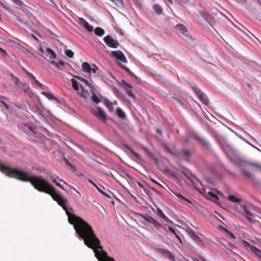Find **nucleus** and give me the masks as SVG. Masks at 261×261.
Segmentation results:
<instances>
[{"mask_svg":"<svg viewBox=\"0 0 261 261\" xmlns=\"http://www.w3.org/2000/svg\"><path fill=\"white\" fill-rule=\"evenodd\" d=\"M0 171L8 177L15 178L24 182H30L36 190L49 194L63 207V197L57 193L53 186L42 176L31 174L18 168H11L1 162Z\"/></svg>","mask_w":261,"mask_h":261,"instance_id":"nucleus-1","label":"nucleus"},{"mask_svg":"<svg viewBox=\"0 0 261 261\" xmlns=\"http://www.w3.org/2000/svg\"><path fill=\"white\" fill-rule=\"evenodd\" d=\"M45 53L44 58L56 68L61 70H67L69 68L70 65L68 63L65 62L59 59H57L56 54L52 49L47 48Z\"/></svg>","mask_w":261,"mask_h":261,"instance_id":"nucleus-2","label":"nucleus"},{"mask_svg":"<svg viewBox=\"0 0 261 261\" xmlns=\"http://www.w3.org/2000/svg\"><path fill=\"white\" fill-rule=\"evenodd\" d=\"M20 130L28 135H35L37 133V126L32 122L22 123L18 125Z\"/></svg>","mask_w":261,"mask_h":261,"instance_id":"nucleus-3","label":"nucleus"},{"mask_svg":"<svg viewBox=\"0 0 261 261\" xmlns=\"http://www.w3.org/2000/svg\"><path fill=\"white\" fill-rule=\"evenodd\" d=\"M192 136L202 147L207 150L212 151V148L210 143L205 138L201 137L196 132H192Z\"/></svg>","mask_w":261,"mask_h":261,"instance_id":"nucleus-4","label":"nucleus"},{"mask_svg":"<svg viewBox=\"0 0 261 261\" xmlns=\"http://www.w3.org/2000/svg\"><path fill=\"white\" fill-rule=\"evenodd\" d=\"M192 136L202 147L207 150L212 151V148L210 143L205 138L201 137L196 132H192Z\"/></svg>","mask_w":261,"mask_h":261,"instance_id":"nucleus-5","label":"nucleus"},{"mask_svg":"<svg viewBox=\"0 0 261 261\" xmlns=\"http://www.w3.org/2000/svg\"><path fill=\"white\" fill-rule=\"evenodd\" d=\"M192 88L195 92V94L198 97L199 100L205 105H208L209 103V100L207 96L201 91L198 86L194 84L192 85Z\"/></svg>","mask_w":261,"mask_h":261,"instance_id":"nucleus-6","label":"nucleus"},{"mask_svg":"<svg viewBox=\"0 0 261 261\" xmlns=\"http://www.w3.org/2000/svg\"><path fill=\"white\" fill-rule=\"evenodd\" d=\"M225 154L227 159L235 166L239 167L241 169V170H242V168H244L243 167V166L245 165L246 164H248V161L240 156L231 158L226 152H225Z\"/></svg>","mask_w":261,"mask_h":261,"instance_id":"nucleus-7","label":"nucleus"},{"mask_svg":"<svg viewBox=\"0 0 261 261\" xmlns=\"http://www.w3.org/2000/svg\"><path fill=\"white\" fill-rule=\"evenodd\" d=\"M93 114L100 121H101L105 124L107 123V116L103 110V109L100 107L97 108V111L94 112L93 111Z\"/></svg>","mask_w":261,"mask_h":261,"instance_id":"nucleus-8","label":"nucleus"},{"mask_svg":"<svg viewBox=\"0 0 261 261\" xmlns=\"http://www.w3.org/2000/svg\"><path fill=\"white\" fill-rule=\"evenodd\" d=\"M103 40L109 47L111 48H116L119 45L118 42L117 40H114L110 35H108L105 37Z\"/></svg>","mask_w":261,"mask_h":261,"instance_id":"nucleus-9","label":"nucleus"},{"mask_svg":"<svg viewBox=\"0 0 261 261\" xmlns=\"http://www.w3.org/2000/svg\"><path fill=\"white\" fill-rule=\"evenodd\" d=\"M111 56L116 58V60H120L123 63H126L127 60L123 53L119 50L111 51L110 53Z\"/></svg>","mask_w":261,"mask_h":261,"instance_id":"nucleus-10","label":"nucleus"},{"mask_svg":"<svg viewBox=\"0 0 261 261\" xmlns=\"http://www.w3.org/2000/svg\"><path fill=\"white\" fill-rule=\"evenodd\" d=\"M175 29L187 38H191L190 33L186 27L181 23L176 25Z\"/></svg>","mask_w":261,"mask_h":261,"instance_id":"nucleus-11","label":"nucleus"},{"mask_svg":"<svg viewBox=\"0 0 261 261\" xmlns=\"http://www.w3.org/2000/svg\"><path fill=\"white\" fill-rule=\"evenodd\" d=\"M218 228H219V230L222 232V233H223L224 234V235L225 236V237L226 238H227L228 239L231 240H234L236 239V237L234 236V234L229 231L228 230H227L226 228L225 227H223V226H219L218 227Z\"/></svg>","mask_w":261,"mask_h":261,"instance_id":"nucleus-12","label":"nucleus"},{"mask_svg":"<svg viewBox=\"0 0 261 261\" xmlns=\"http://www.w3.org/2000/svg\"><path fill=\"white\" fill-rule=\"evenodd\" d=\"M77 78L80 81V86L83 90H85L86 87L89 88L90 90L92 89L91 85L87 80L81 77H77Z\"/></svg>","mask_w":261,"mask_h":261,"instance_id":"nucleus-13","label":"nucleus"},{"mask_svg":"<svg viewBox=\"0 0 261 261\" xmlns=\"http://www.w3.org/2000/svg\"><path fill=\"white\" fill-rule=\"evenodd\" d=\"M176 196L178 200L179 201H180L181 203H182L185 204H186V205H188L189 206H190V205H193V203L190 200H189L188 199H187V198L183 196L181 194H177V195H176Z\"/></svg>","mask_w":261,"mask_h":261,"instance_id":"nucleus-14","label":"nucleus"},{"mask_svg":"<svg viewBox=\"0 0 261 261\" xmlns=\"http://www.w3.org/2000/svg\"><path fill=\"white\" fill-rule=\"evenodd\" d=\"M156 214L158 215L159 217H160L162 220L164 221L166 223H169L171 222V220L164 214L162 210L159 208H156Z\"/></svg>","mask_w":261,"mask_h":261,"instance_id":"nucleus-15","label":"nucleus"},{"mask_svg":"<svg viewBox=\"0 0 261 261\" xmlns=\"http://www.w3.org/2000/svg\"><path fill=\"white\" fill-rule=\"evenodd\" d=\"M81 23L84 28L88 32H92L93 31V27L90 25L86 20L83 18L80 19Z\"/></svg>","mask_w":261,"mask_h":261,"instance_id":"nucleus-16","label":"nucleus"},{"mask_svg":"<svg viewBox=\"0 0 261 261\" xmlns=\"http://www.w3.org/2000/svg\"><path fill=\"white\" fill-rule=\"evenodd\" d=\"M188 235L194 241H197L199 239V237L195 233V232L190 227H189L186 230Z\"/></svg>","mask_w":261,"mask_h":261,"instance_id":"nucleus-17","label":"nucleus"},{"mask_svg":"<svg viewBox=\"0 0 261 261\" xmlns=\"http://www.w3.org/2000/svg\"><path fill=\"white\" fill-rule=\"evenodd\" d=\"M161 253L163 256L169 259H174L175 258V256L170 251L167 249L162 250Z\"/></svg>","mask_w":261,"mask_h":261,"instance_id":"nucleus-18","label":"nucleus"},{"mask_svg":"<svg viewBox=\"0 0 261 261\" xmlns=\"http://www.w3.org/2000/svg\"><path fill=\"white\" fill-rule=\"evenodd\" d=\"M122 145L124 148L127 149L138 160L141 161L142 160L141 156L139 153L134 151L128 145L123 144Z\"/></svg>","mask_w":261,"mask_h":261,"instance_id":"nucleus-19","label":"nucleus"},{"mask_svg":"<svg viewBox=\"0 0 261 261\" xmlns=\"http://www.w3.org/2000/svg\"><path fill=\"white\" fill-rule=\"evenodd\" d=\"M180 153H181V154H182L184 156H185L186 157L185 158V160L186 161H190L191 154V153L189 150L185 149H182L180 150Z\"/></svg>","mask_w":261,"mask_h":261,"instance_id":"nucleus-20","label":"nucleus"},{"mask_svg":"<svg viewBox=\"0 0 261 261\" xmlns=\"http://www.w3.org/2000/svg\"><path fill=\"white\" fill-rule=\"evenodd\" d=\"M144 219L145 220V221H146L147 222L149 223H152L154 225H161V223H160L159 222H158L157 221L155 220L154 219V218L153 217H152L151 216H147L146 217H144Z\"/></svg>","mask_w":261,"mask_h":261,"instance_id":"nucleus-21","label":"nucleus"},{"mask_svg":"<svg viewBox=\"0 0 261 261\" xmlns=\"http://www.w3.org/2000/svg\"><path fill=\"white\" fill-rule=\"evenodd\" d=\"M242 206H243L244 211L248 216V217H247V219H248V220L249 221H252V217H253L252 213L250 211L248 210L246 205H243Z\"/></svg>","mask_w":261,"mask_h":261,"instance_id":"nucleus-22","label":"nucleus"},{"mask_svg":"<svg viewBox=\"0 0 261 261\" xmlns=\"http://www.w3.org/2000/svg\"><path fill=\"white\" fill-rule=\"evenodd\" d=\"M91 66L88 62H84L82 65V70L84 72L89 73L90 72Z\"/></svg>","mask_w":261,"mask_h":261,"instance_id":"nucleus-23","label":"nucleus"},{"mask_svg":"<svg viewBox=\"0 0 261 261\" xmlns=\"http://www.w3.org/2000/svg\"><path fill=\"white\" fill-rule=\"evenodd\" d=\"M116 113L118 117L121 118L122 119H125L126 118V115L124 111L120 108H118L116 109Z\"/></svg>","mask_w":261,"mask_h":261,"instance_id":"nucleus-24","label":"nucleus"},{"mask_svg":"<svg viewBox=\"0 0 261 261\" xmlns=\"http://www.w3.org/2000/svg\"><path fill=\"white\" fill-rule=\"evenodd\" d=\"M241 171L243 175L245 176L247 178L250 179V180H251L254 177L253 174L250 173L246 170H245L244 168H242Z\"/></svg>","mask_w":261,"mask_h":261,"instance_id":"nucleus-25","label":"nucleus"},{"mask_svg":"<svg viewBox=\"0 0 261 261\" xmlns=\"http://www.w3.org/2000/svg\"><path fill=\"white\" fill-rule=\"evenodd\" d=\"M105 30L100 27H96L94 29V33L96 35L101 37L105 34Z\"/></svg>","mask_w":261,"mask_h":261,"instance_id":"nucleus-26","label":"nucleus"},{"mask_svg":"<svg viewBox=\"0 0 261 261\" xmlns=\"http://www.w3.org/2000/svg\"><path fill=\"white\" fill-rule=\"evenodd\" d=\"M242 245L246 248L248 251L252 252L253 251V248H255L254 246H251L248 242L243 240L242 241Z\"/></svg>","mask_w":261,"mask_h":261,"instance_id":"nucleus-27","label":"nucleus"},{"mask_svg":"<svg viewBox=\"0 0 261 261\" xmlns=\"http://www.w3.org/2000/svg\"><path fill=\"white\" fill-rule=\"evenodd\" d=\"M90 92L92 94V97H91L92 101L94 103H97V104L99 103L100 102V99H99V98H98L96 96L95 92L93 90V89H90Z\"/></svg>","mask_w":261,"mask_h":261,"instance_id":"nucleus-28","label":"nucleus"},{"mask_svg":"<svg viewBox=\"0 0 261 261\" xmlns=\"http://www.w3.org/2000/svg\"><path fill=\"white\" fill-rule=\"evenodd\" d=\"M71 82L72 83V86L73 89L74 90L78 91L79 90L80 82H78L74 79H72L71 80Z\"/></svg>","mask_w":261,"mask_h":261,"instance_id":"nucleus-29","label":"nucleus"},{"mask_svg":"<svg viewBox=\"0 0 261 261\" xmlns=\"http://www.w3.org/2000/svg\"><path fill=\"white\" fill-rule=\"evenodd\" d=\"M153 9L159 15L161 14L163 12L162 7L158 4H155L153 6Z\"/></svg>","mask_w":261,"mask_h":261,"instance_id":"nucleus-30","label":"nucleus"},{"mask_svg":"<svg viewBox=\"0 0 261 261\" xmlns=\"http://www.w3.org/2000/svg\"><path fill=\"white\" fill-rule=\"evenodd\" d=\"M112 1L118 8H123L124 3L122 0H111Z\"/></svg>","mask_w":261,"mask_h":261,"instance_id":"nucleus-31","label":"nucleus"},{"mask_svg":"<svg viewBox=\"0 0 261 261\" xmlns=\"http://www.w3.org/2000/svg\"><path fill=\"white\" fill-rule=\"evenodd\" d=\"M121 84L125 91H128V90L132 89L131 85L123 79L121 81Z\"/></svg>","mask_w":261,"mask_h":261,"instance_id":"nucleus-32","label":"nucleus"},{"mask_svg":"<svg viewBox=\"0 0 261 261\" xmlns=\"http://www.w3.org/2000/svg\"><path fill=\"white\" fill-rule=\"evenodd\" d=\"M105 105L107 107L110 112H112L113 110V106L112 102L108 99L105 100Z\"/></svg>","mask_w":261,"mask_h":261,"instance_id":"nucleus-33","label":"nucleus"},{"mask_svg":"<svg viewBox=\"0 0 261 261\" xmlns=\"http://www.w3.org/2000/svg\"><path fill=\"white\" fill-rule=\"evenodd\" d=\"M31 110L34 112L37 113L39 115H42V111L37 105H33L31 107Z\"/></svg>","mask_w":261,"mask_h":261,"instance_id":"nucleus-34","label":"nucleus"},{"mask_svg":"<svg viewBox=\"0 0 261 261\" xmlns=\"http://www.w3.org/2000/svg\"><path fill=\"white\" fill-rule=\"evenodd\" d=\"M126 93L129 97L133 98L135 101H136V102L139 101V99L136 97V96L133 93L131 89H129V90H128V91H126Z\"/></svg>","mask_w":261,"mask_h":261,"instance_id":"nucleus-35","label":"nucleus"},{"mask_svg":"<svg viewBox=\"0 0 261 261\" xmlns=\"http://www.w3.org/2000/svg\"><path fill=\"white\" fill-rule=\"evenodd\" d=\"M163 147L164 148V149L167 151L168 152V153H169L170 154H171L172 155L174 156H176V154L174 152V151H173L166 144H164L163 145Z\"/></svg>","mask_w":261,"mask_h":261,"instance_id":"nucleus-36","label":"nucleus"},{"mask_svg":"<svg viewBox=\"0 0 261 261\" xmlns=\"http://www.w3.org/2000/svg\"><path fill=\"white\" fill-rule=\"evenodd\" d=\"M228 200L233 203H238L240 201V199L237 198L235 196L233 195H230L228 197Z\"/></svg>","mask_w":261,"mask_h":261,"instance_id":"nucleus-37","label":"nucleus"},{"mask_svg":"<svg viewBox=\"0 0 261 261\" xmlns=\"http://www.w3.org/2000/svg\"><path fill=\"white\" fill-rule=\"evenodd\" d=\"M160 170L161 171H164V172H165L166 173H167V174L171 176H173L174 177H177L175 174L172 171H171L167 167H165L163 171H162L161 169H160Z\"/></svg>","mask_w":261,"mask_h":261,"instance_id":"nucleus-38","label":"nucleus"},{"mask_svg":"<svg viewBox=\"0 0 261 261\" xmlns=\"http://www.w3.org/2000/svg\"><path fill=\"white\" fill-rule=\"evenodd\" d=\"M141 147L150 158L153 157V154L147 147L144 145H142Z\"/></svg>","mask_w":261,"mask_h":261,"instance_id":"nucleus-39","label":"nucleus"},{"mask_svg":"<svg viewBox=\"0 0 261 261\" xmlns=\"http://www.w3.org/2000/svg\"><path fill=\"white\" fill-rule=\"evenodd\" d=\"M208 195H210L212 198L214 199V201L217 204V202H220L219 198L215 193L212 192H209L208 193Z\"/></svg>","mask_w":261,"mask_h":261,"instance_id":"nucleus-40","label":"nucleus"},{"mask_svg":"<svg viewBox=\"0 0 261 261\" xmlns=\"http://www.w3.org/2000/svg\"><path fill=\"white\" fill-rule=\"evenodd\" d=\"M50 177L52 179L53 182L55 183L57 186L66 191V190L63 187V186L57 181L56 177L51 175L50 176Z\"/></svg>","mask_w":261,"mask_h":261,"instance_id":"nucleus-41","label":"nucleus"},{"mask_svg":"<svg viewBox=\"0 0 261 261\" xmlns=\"http://www.w3.org/2000/svg\"><path fill=\"white\" fill-rule=\"evenodd\" d=\"M252 252H253L257 256L261 258V251L259 249L255 247V248H253V251H252Z\"/></svg>","mask_w":261,"mask_h":261,"instance_id":"nucleus-42","label":"nucleus"},{"mask_svg":"<svg viewBox=\"0 0 261 261\" xmlns=\"http://www.w3.org/2000/svg\"><path fill=\"white\" fill-rule=\"evenodd\" d=\"M204 179L209 185H211L212 186H215V182L213 180H212L211 178H210L208 177H207V176H204Z\"/></svg>","mask_w":261,"mask_h":261,"instance_id":"nucleus-43","label":"nucleus"},{"mask_svg":"<svg viewBox=\"0 0 261 261\" xmlns=\"http://www.w3.org/2000/svg\"><path fill=\"white\" fill-rule=\"evenodd\" d=\"M64 161L66 165L69 166L72 170H75L74 166L68 161V159H67L66 158H64Z\"/></svg>","mask_w":261,"mask_h":261,"instance_id":"nucleus-44","label":"nucleus"},{"mask_svg":"<svg viewBox=\"0 0 261 261\" xmlns=\"http://www.w3.org/2000/svg\"><path fill=\"white\" fill-rule=\"evenodd\" d=\"M50 6H53L54 7L57 8L58 5L55 3L54 0H44Z\"/></svg>","mask_w":261,"mask_h":261,"instance_id":"nucleus-45","label":"nucleus"},{"mask_svg":"<svg viewBox=\"0 0 261 261\" xmlns=\"http://www.w3.org/2000/svg\"><path fill=\"white\" fill-rule=\"evenodd\" d=\"M251 181L255 187H258L260 185V182L258 180L256 179L255 177H254Z\"/></svg>","mask_w":261,"mask_h":261,"instance_id":"nucleus-46","label":"nucleus"},{"mask_svg":"<svg viewBox=\"0 0 261 261\" xmlns=\"http://www.w3.org/2000/svg\"><path fill=\"white\" fill-rule=\"evenodd\" d=\"M65 54L66 55V56H67L70 58H72L74 55L73 52L71 50H70V49L66 50Z\"/></svg>","mask_w":261,"mask_h":261,"instance_id":"nucleus-47","label":"nucleus"},{"mask_svg":"<svg viewBox=\"0 0 261 261\" xmlns=\"http://www.w3.org/2000/svg\"><path fill=\"white\" fill-rule=\"evenodd\" d=\"M248 165H250L253 166H254V167H255L256 168H258V169L261 170V165L260 164H259L248 161Z\"/></svg>","mask_w":261,"mask_h":261,"instance_id":"nucleus-48","label":"nucleus"},{"mask_svg":"<svg viewBox=\"0 0 261 261\" xmlns=\"http://www.w3.org/2000/svg\"><path fill=\"white\" fill-rule=\"evenodd\" d=\"M46 97L49 100H55L59 101V100L52 94L48 93V95H46Z\"/></svg>","mask_w":261,"mask_h":261,"instance_id":"nucleus-49","label":"nucleus"},{"mask_svg":"<svg viewBox=\"0 0 261 261\" xmlns=\"http://www.w3.org/2000/svg\"><path fill=\"white\" fill-rule=\"evenodd\" d=\"M88 182L91 184L94 187H95L99 192L102 190L99 188V187L91 179H89Z\"/></svg>","mask_w":261,"mask_h":261,"instance_id":"nucleus-50","label":"nucleus"},{"mask_svg":"<svg viewBox=\"0 0 261 261\" xmlns=\"http://www.w3.org/2000/svg\"><path fill=\"white\" fill-rule=\"evenodd\" d=\"M12 1L19 7H22L23 5L20 0H12Z\"/></svg>","mask_w":261,"mask_h":261,"instance_id":"nucleus-51","label":"nucleus"},{"mask_svg":"<svg viewBox=\"0 0 261 261\" xmlns=\"http://www.w3.org/2000/svg\"><path fill=\"white\" fill-rule=\"evenodd\" d=\"M168 231H169L170 232V235L171 234H175L176 233V232H175V230H174V229L171 226H168Z\"/></svg>","mask_w":261,"mask_h":261,"instance_id":"nucleus-52","label":"nucleus"},{"mask_svg":"<svg viewBox=\"0 0 261 261\" xmlns=\"http://www.w3.org/2000/svg\"><path fill=\"white\" fill-rule=\"evenodd\" d=\"M98 69V68L95 65H93V67H91V69H90V72H89V73L95 74L96 73V71Z\"/></svg>","mask_w":261,"mask_h":261,"instance_id":"nucleus-53","label":"nucleus"},{"mask_svg":"<svg viewBox=\"0 0 261 261\" xmlns=\"http://www.w3.org/2000/svg\"><path fill=\"white\" fill-rule=\"evenodd\" d=\"M32 169H33V170H40V171H42L43 173H46V174L49 175V173H48V172H46V169H43V170H41L40 168L38 167H32Z\"/></svg>","mask_w":261,"mask_h":261,"instance_id":"nucleus-54","label":"nucleus"},{"mask_svg":"<svg viewBox=\"0 0 261 261\" xmlns=\"http://www.w3.org/2000/svg\"><path fill=\"white\" fill-rule=\"evenodd\" d=\"M0 54L4 58H6L8 55L6 50H5L2 48H0Z\"/></svg>","mask_w":261,"mask_h":261,"instance_id":"nucleus-55","label":"nucleus"},{"mask_svg":"<svg viewBox=\"0 0 261 261\" xmlns=\"http://www.w3.org/2000/svg\"><path fill=\"white\" fill-rule=\"evenodd\" d=\"M22 88L23 89L24 91L25 92H28L30 89V87L27 83H24Z\"/></svg>","mask_w":261,"mask_h":261,"instance_id":"nucleus-56","label":"nucleus"},{"mask_svg":"<svg viewBox=\"0 0 261 261\" xmlns=\"http://www.w3.org/2000/svg\"><path fill=\"white\" fill-rule=\"evenodd\" d=\"M38 50L39 51V54L40 55H41L42 57H44V56H45V54H46L45 50H44L42 48H40Z\"/></svg>","mask_w":261,"mask_h":261,"instance_id":"nucleus-57","label":"nucleus"},{"mask_svg":"<svg viewBox=\"0 0 261 261\" xmlns=\"http://www.w3.org/2000/svg\"><path fill=\"white\" fill-rule=\"evenodd\" d=\"M13 79L15 84H16L17 85H19V84H20V81H19L18 77L17 76H14Z\"/></svg>","mask_w":261,"mask_h":261,"instance_id":"nucleus-58","label":"nucleus"},{"mask_svg":"<svg viewBox=\"0 0 261 261\" xmlns=\"http://www.w3.org/2000/svg\"><path fill=\"white\" fill-rule=\"evenodd\" d=\"M143 190H144V193L145 194H146L147 195H148V196H150L151 195H152V193H151V192L149 190H148L146 188H144L143 189Z\"/></svg>","mask_w":261,"mask_h":261,"instance_id":"nucleus-59","label":"nucleus"},{"mask_svg":"<svg viewBox=\"0 0 261 261\" xmlns=\"http://www.w3.org/2000/svg\"><path fill=\"white\" fill-rule=\"evenodd\" d=\"M100 194H101L103 196H104L105 197H106V198H111V197L110 196L109 194L105 193L104 191H103L102 190H101V191H100L99 192Z\"/></svg>","mask_w":261,"mask_h":261,"instance_id":"nucleus-60","label":"nucleus"},{"mask_svg":"<svg viewBox=\"0 0 261 261\" xmlns=\"http://www.w3.org/2000/svg\"><path fill=\"white\" fill-rule=\"evenodd\" d=\"M138 185L139 187H140V188H142L143 189L144 188H145V186H147V184L144 181L143 182V183H141V182H138Z\"/></svg>","mask_w":261,"mask_h":261,"instance_id":"nucleus-61","label":"nucleus"},{"mask_svg":"<svg viewBox=\"0 0 261 261\" xmlns=\"http://www.w3.org/2000/svg\"><path fill=\"white\" fill-rule=\"evenodd\" d=\"M150 189L151 190H153L154 191V192L156 193L159 196H162V193L161 192L159 191L158 190H156L154 188H150Z\"/></svg>","mask_w":261,"mask_h":261,"instance_id":"nucleus-62","label":"nucleus"},{"mask_svg":"<svg viewBox=\"0 0 261 261\" xmlns=\"http://www.w3.org/2000/svg\"><path fill=\"white\" fill-rule=\"evenodd\" d=\"M150 159H151L152 160L154 161L155 163L158 165H159V161L157 158H156L154 155H153V157H151Z\"/></svg>","mask_w":261,"mask_h":261,"instance_id":"nucleus-63","label":"nucleus"},{"mask_svg":"<svg viewBox=\"0 0 261 261\" xmlns=\"http://www.w3.org/2000/svg\"><path fill=\"white\" fill-rule=\"evenodd\" d=\"M180 4H187L189 3V0H176Z\"/></svg>","mask_w":261,"mask_h":261,"instance_id":"nucleus-64","label":"nucleus"}]
</instances>
